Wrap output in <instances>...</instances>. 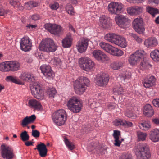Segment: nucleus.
<instances>
[{"label":"nucleus","mask_w":159,"mask_h":159,"mask_svg":"<svg viewBox=\"0 0 159 159\" xmlns=\"http://www.w3.org/2000/svg\"><path fill=\"white\" fill-rule=\"evenodd\" d=\"M138 159H149L151 157L148 146L146 143H140L135 148Z\"/></svg>","instance_id":"obj_1"},{"label":"nucleus","mask_w":159,"mask_h":159,"mask_svg":"<svg viewBox=\"0 0 159 159\" xmlns=\"http://www.w3.org/2000/svg\"><path fill=\"white\" fill-rule=\"evenodd\" d=\"M39 48L40 51L53 52L57 50V46L52 39L47 38L42 40L39 45Z\"/></svg>","instance_id":"obj_2"},{"label":"nucleus","mask_w":159,"mask_h":159,"mask_svg":"<svg viewBox=\"0 0 159 159\" xmlns=\"http://www.w3.org/2000/svg\"><path fill=\"white\" fill-rule=\"evenodd\" d=\"M52 119L57 125L61 126L65 123L67 120V114L64 110H58L53 114Z\"/></svg>","instance_id":"obj_3"},{"label":"nucleus","mask_w":159,"mask_h":159,"mask_svg":"<svg viewBox=\"0 0 159 159\" xmlns=\"http://www.w3.org/2000/svg\"><path fill=\"white\" fill-rule=\"evenodd\" d=\"M146 55V53L143 50H138L130 55L128 59L129 62L131 65H135L142 61Z\"/></svg>","instance_id":"obj_4"},{"label":"nucleus","mask_w":159,"mask_h":159,"mask_svg":"<svg viewBox=\"0 0 159 159\" xmlns=\"http://www.w3.org/2000/svg\"><path fill=\"white\" fill-rule=\"evenodd\" d=\"M94 66V62L89 58L85 57L80 58V67L84 70L90 71Z\"/></svg>","instance_id":"obj_5"},{"label":"nucleus","mask_w":159,"mask_h":159,"mask_svg":"<svg viewBox=\"0 0 159 159\" xmlns=\"http://www.w3.org/2000/svg\"><path fill=\"white\" fill-rule=\"evenodd\" d=\"M124 6L121 3L118 2H112L108 6L109 11L112 14H117L123 11Z\"/></svg>","instance_id":"obj_6"},{"label":"nucleus","mask_w":159,"mask_h":159,"mask_svg":"<svg viewBox=\"0 0 159 159\" xmlns=\"http://www.w3.org/2000/svg\"><path fill=\"white\" fill-rule=\"evenodd\" d=\"M80 101L75 97L70 98L67 102L68 108L74 113L80 112Z\"/></svg>","instance_id":"obj_7"},{"label":"nucleus","mask_w":159,"mask_h":159,"mask_svg":"<svg viewBox=\"0 0 159 159\" xmlns=\"http://www.w3.org/2000/svg\"><path fill=\"white\" fill-rule=\"evenodd\" d=\"M109 80L108 75L104 73L98 74L95 79L94 82L96 84L102 87L106 85Z\"/></svg>","instance_id":"obj_8"},{"label":"nucleus","mask_w":159,"mask_h":159,"mask_svg":"<svg viewBox=\"0 0 159 159\" xmlns=\"http://www.w3.org/2000/svg\"><path fill=\"white\" fill-rule=\"evenodd\" d=\"M115 20L116 24L122 28H127L129 25V23L126 16L119 15L115 17Z\"/></svg>","instance_id":"obj_9"},{"label":"nucleus","mask_w":159,"mask_h":159,"mask_svg":"<svg viewBox=\"0 0 159 159\" xmlns=\"http://www.w3.org/2000/svg\"><path fill=\"white\" fill-rule=\"evenodd\" d=\"M44 27L52 34L57 35L61 34L62 31V27L56 24H46Z\"/></svg>","instance_id":"obj_10"},{"label":"nucleus","mask_w":159,"mask_h":159,"mask_svg":"<svg viewBox=\"0 0 159 159\" xmlns=\"http://www.w3.org/2000/svg\"><path fill=\"white\" fill-rule=\"evenodd\" d=\"M34 83L30 86L31 93L34 97L39 100H41L43 98V90L40 86Z\"/></svg>","instance_id":"obj_11"},{"label":"nucleus","mask_w":159,"mask_h":159,"mask_svg":"<svg viewBox=\"0 0 159 159\" xmlns=\"http://www.w3.org/2000/svg\"><path fill=\"white\" fill-rule=\"evenodd\" d=\"M1 154L4 158L12 159L14 156L13 151L10 147L2 145L1 146Z\"/></svg>","instance_id":"obj_12"},{"label":"nucleus","mask_w":159,"mask_h":159,"mask_svg":"<svg viewBox=\"0 0 159 159\" xmlns=\"http://www.w3.org/2000/svg\"><path fill=\"white\" fill-rule=\"evenodd\" d=\"M133 28L135 31L139 34H142L145 31L142 19L137 18L134 19L133 22Z\"/></svg>","instance_id":"obj_13"},{"label":"nucleus","mask_w":159,"mask_h":159,"mask_svg":"<svg viewBox=\"0 0 159 159\" xmlns=\"http://www.w3.org/2000/svg\"><path fill=\"white\" fill-rule=\"evenodd\" d=\"M20 43L21 49L22 50L27 52L31 49L32 43L28 37L23 38L20 41Z\"/></svg>","instance_id":"obj_14"},{"label":"nucleus","mask_w":159,"mask_h":159,"mask_svg":"<svg viewBox=\"0 0 159 159\" xmlns=\"http://www.w3.org/2000/svg\"><path fill=\"white\" fill-rule=\"evenodd\" d=\"M92 54L95 59L102 62L108 60V58L107 56L100 50H95L92 52Z\"/></svg>","instance_id":"obj_15"},{"label":"nucleus","mask_w":159,"mask_h":159,"mask_svg":"<svg viewBox=\"0 0 159 159\" xmlns=\"http://www.w3.org/2000/svg\"><path fill=\"white\" fill-rule=\"evenodd\" d=\"M127 11L128 13L130 15H137L143 12V8L142 6H131L127 8Z\"/></svg>","instance_id":"obj_16"},{"label":"nucleus","mask_w":159,"mask_h":159,"mask_svg":"<svg viewBox=\"0 0 159 159\" xmlns=\"http://www.w3.org/2000/svg\"><path fill=\"white\" fill-rule=\"evenodd\" d=\"M40 69L44 75L47 78L49 79L53 77L54 75L51 67L49 65H42L40 67Z\"/></svg>","instance_id":"obj_17"},{"label":"nucleus","mask_w":159,"mask_h":159,"mask_svg":"<svg viewBox=\"0 0 159 159\" xmlns=\"http://www.w3.org/2000/svg\"><path fill=\"white\" fill-rule=\"evenodd\" d=\"M34 149L38 150L39 154L42 157H45L47 155V149L46 145L43 143H41L37 145Z\"/></svg>","instance_id":"obj_18"},{"label":"nucleus","mask_w":159,"mask_h":159,"mask_svg":"<svg viewBox=\"0 0 159 159\" xmlns=\"http://www.w3.org/2000/svg\"><path fill=\"white\" fill-rule=\"evenodd\" d=\"M155 79L153 76H147L143 81V84L145 88H149L154 85L155 84Z\"/></svg>","instance_id":"obj_19"},{"label":"nucleus","mask_w":159,"mask_h":159,"mask_svg":"<svg viewBox=\"0 0 159 159\" xmlns=\"http://www.w3.org/2000/svg\"><path fill=\"white\" fill-rule=\"evenodd\" d=\"M89 82V80L86 77H80V94L85 92Z\"/></svg>","instance_id":"obj_20"},{"label":"nucleus","mask_w":159,"mask_h":159,"mask_svg":"<svg viewBox=\"0 0 159 159\" xmlns=\"http://www.w3.org/2000/svg\"><path fill=\"white\" fill-rule=\"evenodd\" d=\"M149 138L152 142L159 141V129L155 128L151 130L149 134Z\"/></svg>","instance_id":"obj_21"},{"label":"nucleus","mask_w":159,"mask_h":159,"mask_svg":"<svg viewBox=\"0 0 159 159\" xmlns=\"http://www.w3.org/2000/svg\"><path fill=\"white\" fill-rule=\"evenodd\" d=\"M107 52L111 55L117 56H121L123 54L122 51L111 45H110Z\"/></svg>","instance_id":"obj_22"},{"label":"nucleus","mask_w":159,"mask_h":159,"mask_svg":"<svg viewBox=\"0 0 159 159\" xmlns=\"http://www.w3.org/2000/svg\"><path fill=\"white\" fill-rule=\"evenodd\" d=\"M107 52L111 55L117 56H121L123 54L122 51L111 45H110Z\"/></svg>","instance_id":"obj_23"},{"label":"nucleus","mask_w":159,"mask_h":159,"mask_svg":"<svg viewBox=\"0 0 159 159\" xmlns=\"http://www.w3.org/2000/svg\"><path fill=\"white\" fill-rule=\"evenodd\" d=\"M73 39L71 34H68L62 40V44L64 48H70L72 44Z\"/></svg>","instance_id":"obj_24"},{"label":"nucleus","mask_w":159,"mask_h":159,"mask_svg":"<svg viewBox=\"0 0 159 159\" xmlns=\"http://www.w3.org/2000/svg\"><path fill=\"white\" fill-rule=\"evenodd\" d=\"M36 118L34 115H32L29 117L27 116L22 120L21 125L23 127L26 126L28 125L33 122Z\"/></svg>","instance_id":"obj_25"},{"label":"nucleus","mask_w":159,"mask_h":159,"mask_svg":"<svg viewBox=\"0 0 159 159\" xmlns=\"http://www.w3.org/2000/svg\"><path fill=\"white\" fill-rule=\"evenodd\" d=\"M143 113L147 117H151L154 113L152 107L149 104H147L144 107Z\"/></svg>","instance_id":"obj_26"},{"label":"nucleus","mask_w":159,"mask_h":159,"mask_svg":"<svg viewBox=\"0 0 159 159\" xmlns=\"http://www.w3.org/2000/svg\"><path fill=\"white\" fill-rule=\"evenodd\" d=\"M144 44L147 48H150L156 46L158 44V43L155 38L151 37L145 40Z\"/></svg>","instance_id":"obj_27"},{"label":"nucleus","mask_w":159,"mask_h":159,"mask_svg":"<svg viewBox=\"0 0 159 159\" xmlns=\"http://www.w3.org/2000/svg\"><path fill=\"white\" fill-rule=\"evenodd\" d=\"M115 44L120 47L125 48L127 46V42L123 37L118 35L117 39H116Z\"/></svg>","instance_id":"obj_28"},{"label":"nucleus","mask_w":159,"mask_h":159,"mask_svg":"<svg viewBox=\"0 0 159 159\" xmlns=\"http://www.w3.org/2000/svg\"><path fill=\"white\" fill-rule=\"evenodd\" d=\"M118 35L113 33H109L105 35L104 39L108 41L115 44Z\"/></svg>","instance_id":"obj_29"},{"label":"nucleus","mask_w":159,"mask_h":159,"mask_svg":"<svg viewBox=\"0 0 159 159\" xmlns=\"http://www.w3.org/2000/svg\"><path fill=\"white\" fill-rule=\"evenodd\" d=\"M89 40L87 38H83L80 43V53L84 52L87 48Z\"/></svg>","instance_id":"obj_30"},{"label":"nucleus","mask_w":159,"mask_h":159,"mask_svg":"<svg viewBox=\"0 0 159 159\" xmlns=\"http://www.w3.org/2000/svg\"><path fill=\"white\" fill-rule=\"evenodd\" d=\"M113 136L115 139L114 145L116 146H119L121 142V141L119 140V138L120 136V131L117 130H114Z\"/></svg>","instance_id":"obj_31"},{"label":"nucleus","mask_w":159,"mask_h":159,"mask_svg":"<svg viewBox=\"0 0 159 159\" xmlns=\"http://www.w3.org/2000/svg\"><path fill=\"white\" fill-rule=\"evenodd\" d=\"M29 104L30 107L36 110H39L41 108V105L39 102L34 99H32L29 101Z\"/></svg>","instance_id":"obj_32"},{"label":"nucleus","mask_w":159,"mask_h":159,"mask_svg":"<svg viewBox=\"0 0 159 159\" xmlns=\"http://www.w3.org/2000/svg\"><path fill=\"white\" fill-rule=\"evenodd\" d=\"M109 19L107 16L105 15H102L100 17V22L104 28H107L108 27Z\"/></svg>","instance_id":"obj_33"},{"label":"nucleus","mask_w":159,"mask_h":159,"mask_svg":"<svg viewBox=\"0 0 159 159\" xmlns=\"http://www.w3.org/2000/svg\"><path fill=\"white\" fill-rule=\"evenodd\" d=\"M10 70L12 71H15L18 70L20 67L19 63L17 61H9Z\"/></svg>","instance_id":"obj_34"},{"label":"nucleus","mask_w":159,"mask_h":159,"mask_svg":"<svg viewBox=\"0 0 159 159\" xmlns=\"http://www.w3.org/2000/svg\"><path fill=\"white\" fill-rule=\"evenodd\" d=\"M20 79L24 81H30L32 79L31 74L26 72H22L20 76Z\"/></svg>","instance_id":"obj_35"},{"label":"nucleus","mask_w":159,"mask_h":159,"mask_svg":"<svg viewBox=\"0 0 159 159\" xmlns=\"http://www.w3.org/2000/svg\"><path fill=\"white\" fill-rule=\"evenodd\" d=\"M139 126L142 130H147L151 127L150 122L148 121H145L139 124Z\"/></svg>","instance_id":"obj_36"},{"label":"nucleus","mask_w":159,"mask_h":159,"mask_svg":"<svg viewBox=\"0 0 159 159\" xmlns=\"http://www.w3.org/2000/svg\"><path fill=\"white\" fill-rule=\"evenodd\" d=\"M131 75V73L129 72H126L125 74L122 75L120 77L122 83L124 84H126L130 78Z\"/></svg>","instance_id":"obj_37"},{"label":"nucleus","mask_w":159,"mask_h":159,"mask_svg":"<svg viewBox=\"0 0 159 159\" xmlns=\"http://www.w3.org/2000/svg\"><path fill=\"white\" fill-rule=\"evenodd\" d=\"M150 55L154 61L159 62V50L156 49L153 51L151 52Z\"/></svg>","instance_id":"obj_38"},{"label":"nucleus","mask_w":159,"mask_h":159,"mask_svg":"<svg viewBox=\"0 0 159 159\" xmlns=\"http://www.w3.org/2000/svg\"><path fill=\"white\" fill-rule=\"evenodd\" d=\"M9 61L3 62L0 64V70L7 72L10 71Z\"/></svg>","instance_id":"obj_39"},{"label":"nucleus","mask_w":159,"mask_h":159,"mask_svg":"<svg viewBox=\"0 0 159 159\" xmlns=\"http://www.w3.org/2000/svg\"><path fill=\"white\" fill-rule=\"evenodd\" d=\"M124 62L121 61H117L112 62L110 65L111 67L114 70H116L120 69L123 66Z\"/></svg>","instance_id":"obj_40"},{"label":"nucleus","mask_w":159,"mask_h":159,"mask_svg":"<svg viewBox=\"0 0 159 159\" xmlns=\"http://www.w3.org/2000/svg\"><path fill=\"white\" fill-rule=\"evenodd\" d=\"M6 80L7 81L11 82L18 84H23V82L17 79L16 77L8 76L6 77Z\"/></svg>","instance_id":"obj_41"},{"label":"nucleus","mask_w":159,"mask_h":159,"mask_svg":"<svg viewBox=\"0 0 159 159\" xmlns=\"http://www.w3.org/2000/svg\"><path fill=\"white\" fill-rule=\"evenodd\" d=\"M146 11L151 14L153 17H155V15L159 13V11L157 9L149 6H147L146 7Z\"/></svg>","instance_id":"obj_42"},{"label":"nucleus","mask_w":159,"mask_h":159,"mask_svg":"<svg viewBox=\"0 0 159 159\" xmlns=\"http://www.w3.org/2000/svg\"><path fill=\"white\" fill-rule=\"evenodd\" d=\"M113 92L116 94H120L123 93L124 89L120 85L118 84L114 87Z\"/></svg>","instance_id":"obj_43"},{"label":"nucleus","mask_w":159,"mask_h":159,"mask_svg":"<svg viewBox=\"0 0 159 159\" xmlns=\"http://www.w3.org/2000/svg\"><path fill=\"white\" fill-rule=\"evenodd\" d=\"M64 141L68 149L70 150H72L75 148V147L74 145L71 143L66 137H64Z\"/></svg>","instance_id":"obj_44"},{"label":"nucleus","mask_w":159,"mask_h":159,"mask_svg":"<svg viewBox=\"0 0 159 159\" xmlns=\"http://www.w3.org/2000/svg\"><path fill=\"white\" fill-rule=\"evenodd\" d=\"M38 3L35 2L30 1L27 3H25V7L28 9H30L33 7H36L38 6Z\"/></svg>","instance_id":"obj_45"},{"label":"nucleus","mask_w":159,"mask_h":159,"mask_svg":"<svg viewBox=\"0 0 159 159\" xmlns=\"http://www.w3.org/2000/svg\"><path fill=\"white\" fill-rule=\"evenodd\" d=\"M137 136L139 141H143L145 140L147 134L146 133L139 131L137 132Z\"/></svg>","instance_id":"obj_46"},{"label":"nucleus","mask_w":159,"mask_h":159,"mask_svg":"<svg viewBox=\"0 0 159 159\" xmlns=\"http://www.w3.org/2000/svg\"><path fill=\"white\" fill-rule=\"evenodd\" d=\"M46 93L50 97L53 98L56 91L54 88H49L47 90Z\"/></svg>","instance_id":"obj_47"},{"label":"nucleus","mask_w":159,"mask_h":159,"mask_svg":"<svg viewBox=\"0 0 159 159\" xmlns=\"http://www.w3.org/2000/svg\"><path fill=\"white\" fill-rule=\"evenodd\" d=\"M74 87L75 92L76 94H80V79H78L74 82Z\"/></svg>","instance_id":"obj_48"},{"label":"nucleus","mask_w":159,"mask_h":159,"mask_svg":"<svg viewBox=\"0 0 159 159\" xmlns=\"http://www.w3.org/2000/svg\"><path fill=\"white\" fill-rule=\"evenodd\" d=\"M21 139L23 141H26L29 139V136L27 132L25 131L20 134Z\"/></svg>","instance_id":"obj_49"},{"label":"nucleus","mask_w":159,"mask_h":159,"mask_svg":"<svg viewBox=\"0 0 159 159\" xmlns=\"http://www.w3.org/2000/svg\"><path fill=\"white\" fill-rule=\"evenodd\" d=\"M99 45L101 48L107 52L110 44L104 42H101L99 43Z\"/></svg>","instance_id":"obj_50"},{"label":"nucleus","mask_w":159,"mask_h":159,"mask_svg":"<svg viewBox=\"0 0 159 159\" xmlns=\"http://www.w3.org/2000/svg\"><path fill=\"white\" fill-rule=\"evenodd\" d=\"M66 11L68 14L72 15L74 12L73 9L71 5L70 4H67L66 5Z\"/></svg>","instance_id":"obj_51"},{"label":"nucleus","mask_w":159,"mask_h":159,"mask_svg":"<svg viewBox=\"0 0 159 159\" xmlns=\"http://www.w3.org/2000/svg\"><path fill=\"white\" fill-rule=\"evenodd\" d=\"M52 62L54 65L57 66H59L61 64V59L58 58H54L52 60Z\"/></svg>","instance_id":"obj_52"},{"label":"nucleus","mask_w":159,"mask_h":159,"mask_svg":"<svg viewBox=\"0 0 159 159\" xmlns=\"http://www.w3.org/2000/svg\"><path fill=\"white\" fill-rule=\"evenodd\" d=\"M125 114L126 116L129 118H134L136 116L135 115L130 111H126L125 113Z\"/></svg>","instance_id":"obj_53"},{"label":"nucleus","mask_w":159,"mask_h":159,"mask_svg":"<svg viewBox=\"0 0 159 159\" xmlns=\"http://www.w3.org/2000/svg\"><path fill=\"white\" fill-rule=\"evenodd\" d=\"M122 125L125 127H130L132 126L133 124L132 122L128 121L125 120H123L122 121Z\"/></svg>","instance_id":"obj_54"},{"label":"nucleus","mask_w":159,"mask_h":159,"mask_svg":"<svg viewBox=\"0 0 159 159\" xmlns=\"http://www.w3.org/2000/svg\"><path fill=\"white\" fill-rule=\"evenodd\" d=\"M120 159H132L131 154L129 153L123 154Z\"/></svg>","instance_id":"obj_55"},{"label":"nucleus","mask_w":159,"mask_h":159,"mask_svg":"<svg viewBox=\"0 0 159 159\" xmlns=\"http://www.w3.org/2000/svg\"><path fill=\"white\" fill-rule=\"evenodd\" d=\"M144 58L143 59V61H142L140 65L143 68L145 69L149 66H150V64L148 61H144Z\"/></svg>","instance_id":"obj_56"},{"label":"nucleus","mask_w":159,"mask_h":159,"mask_svg":"<svg viewBox=\"0 0 159 159\" xmlns=\"http://www.w3.org/2000/svg\"><path fill=\"white\" fill-rule=\"evenodd\" d=\"M129 35L133 38L138 43H140L142 42V39L133 33H129Z\"/></svg>","instance_id":"obj_57"},{"label":"nucleus","mask_w":159,"mask_h":159,"mask_svg":"<svg viewBox=\"0 0 159 159\" xmlns=\"http://www.w3.org/2000/svg\"><path fill=\"white\" fill-rule=\"evenodd\" d=\"M10 3L14 7H17L20 5V3L19 1L16 0H10Z\"/></svg>","instance_id":"obj_58"},{"label":"nucleus","mask_w":159,"mask_h":159,"mask_svg":"<svg viewBox=\"0 0 159 159\" xmlns=\"http://www.w3.org/2000/svg\"><path fill=\"white\" fill-rule=\"evenodd\" d=\"M32 135L35 138L39 137L40 135V132L37 130H32Z\"/></svg>","instance_id":"obj_59"},{"label":"nucleus","mask_w":159,"mask_h":159,"mask_svg":"<svg viewBox=\"0 0 159 159\" xmlns=\"http://www.w3.org/2000/svg\"><path fill=\"white\" fill-rule=\"evenodd\" d=\"M59 7V4L57 2H55L53 4H52L51 6V8L53 10H56Z\"/></svg>","instance_id":"obj_60"},{"label":"nucleus","mask_w":159,"mask_h":159,"mask_svg":"<svg viewBox=\"0 0 159 159\" xmlns=\"http://www.w3.org/2000/svg\"><path fill=\"white\" fill-rule=\"evenodd\" d=\"M153 105L156 107H159V99H154L152 101Z\"/></svg>","instance_id":"obj_61"},{"label":"nucleus","mask_w":159,"mask_h":159,"mask_svg":"<svg viewBox=\"0 0 159 159\" xmlns=\"http://www.w3.org/2000/svg\"><path fill=\"white\" fill-rule=\"evenodd\" d=\"M31 18L33 20L35 21L39 20L40 18V16L38 14H34L32 16Z\"/></svg>","instance_id":"obj_62"},{"label":"nucleus","mask_w":159,"mask_h":159,"mask_svg":"<svg viewBox=\"0 0 159 159\" xmlns=\"http://www.w3.org/2000/svg\"><path fill=\"white\" fill-rule=\"evenodd\" d=\"M7 13V11L3 8H0V16H4Z\"/></svg>","instance_id":"obj_63"},{"label":"nucleus","mask_w":159,"mask_h":159,"mask_svg":"<svg viewBox=\"0 0 159 159\" xmlns=\"http://www.w3.org/2000/svg\"><path fill=\"white\" fill-rule=\"evenodd\" d=\"M90 107L91 109H94V108H96V103L94 102H93L92 103H90L89 102Z\"/></svg>","instance_id":"obj_64"}]
</instances>
